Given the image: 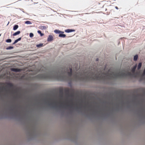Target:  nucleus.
<instances>
[{
	"label": "nucleus",
	"instance_id": "nucleus-21",
	"mask_svg": "<svg viewBox=\"0 0 145 145\" xmlns=\"http://www.w3.org/2000/svg\"><path fill=\"white\" fill-rule=\"evenodd\" d=\"M145 75V68L144 69L143 72L142 74V76H144Z\"/></svg>",
	"mask_w": 145,
	"mask_h": 145
},
{
	"label": "nucleus",
	"instance_id": "nucleus-30",
	"mask_svg": "<svg viewBox=\"0 0 145 145\" xmlns=\"http://www.w3.org/2000/svg\"><path fill=\"white\" fill-rule=\"evenodd\" d=\"M71 104H72V102L71 101Z\"/></svg>",
	"mask_w": 145,
	"mask_h": 145
},
{
	"label": "nucleus",
	"instance_id": "nucleus-4",
	"mask_svg": "<svg viewBox=\"0 0 145 145\" xmlns=\"http://www.w3.org/2000/svg\"><path fill=\"white\" fill-rule=\"evenodd\" d=\"M11 71L16 72H18L21 71V70L19 69L12 68L11 69Z\"/></svg>",
	"mask_w": 145,
	"mask_h": 145
},
{
	"label": "nucleus",
	"instance_id": "nucleus-7",
	"mask_svg": "<svg viewBox=\"0 0 145 145\" xmlns=\"http://www.w3.org/2000/svg\"><path fill=\"white\" fill-rule=\"evenodd\" d=\"M75 31L74 29H68L65 30V32L67 33H69L70 32H73Z\"/></svg>",
	"mask_w": 145,
	"mask_h": 145
},
{
	"label": "nucleus",
	"instance_id": "nucleus-26",
	"mask_svg": "<svg viewBox=\"0 0 145 145\" xmlns=\"http://www.w3.org/2000/svg\"><path fill=\"white\" fill-rule=\"evenodd\" d=\"M115 8H116L117 9H118V8L117 6H116L115 7Z\"/></svg>",
	"mask_w": 145,
	"mask_h": 145
},
{
	"label": "nucleus",
	"instance_id": "nucleus-25",
	"mask_svg": "<svg viewBox=\"0 0 145 145\" xmlns=\"http://www.w3.org/2000/svg\"><path fill=\"white\" fill-rule=\"evenodd\" d=\"M21 40V38H20L16 40H17L20 41Z\"/></svg>",
	"mask_w": 145,
	"mask_h": 145
},
{
	"label": "nucleus",
	"instance_id": "nucleus-20",
	"mask_svg": "<svg viewBox=\"0 0 145 145\" xmlns=\"http://www.w3.org/2000/svg\"><path fill=\"white\" fill-rule=\"evenodd\" d=\"M25 24H31V22L30 21H25Z\"/></svg>",
	"mask_w": 145,
	"mask_h": 145
},
{
	"label": "nucleus",
	"instance_id": "nucleus-17",
	"mask_svg": "<svg viewBox=\"0 0 145 145\" xmlns=\"http://www.w3.org/2000/svg\"><path fill=\"white\" fill-rule=\"evenodd\" d=\"M138 56L137 55H136L134 57V61H137V59L138 57Z\"/></svg>",
	"mask_w": 145,
	"mask_h": 145
},
{
	"label": "nucleus",
	"instance_id": "nucleus-11",
	"mask_svg": "<svg viewBox=\"0 0 145 145\" xmlns=\"http://www.w3.org/2000/svg\"><path fill=\"white\" fill-rule=\"evenodd\" d=\"M20 33V31H17V32L14 33L13 34V36H16L17 35H18Z\"/></svg>",
	"mask_w": 145,
	"mask_h": 145
},
{
	"label": "nucleus",
	"instance_id": "nucleus-31",
	"mask_svg": "<svg viewBox=\"0 0 145 145\" xmlns=\"http://www.w3.org/2000/svg\"><path fill=\"white\" fill-rule=\"evenodd\" d=\"M1 35H0V36H1Z\"/></svg>",
	"mask_w": 145,
	"mask_h": 145
},
{
	"label": "nucleus",
	"instance_id": "nucleus-10",
	"mask_svg": "<svg viewBox=\"0 0 145 145\" xmlns=\"http://www.w3.org/2000/svg\"><path fill=\"white\" fill-rule=\"evenodd\" d=\"M59 93L60 94V96L62 97L63 94V89H60L59 90Z\"/></svg>",
	"mask_w": 145,
	"mask_h": 145
},
{
	"label": "nucleus",
	"instance_id": "nucleus-14",
	"mask_svg": "<svg viewBox=\"0 0 145 145\" xmlns=\"http://www.w3.org/2000/svg\"><path fill=\"white\" fill-rule=\"evenodd\" d=\"M142 65V63H139V64H138V66H137V69H138V70L140 69V68H141Z\"/></svg>",
	"mask_w": 145,
	"mask_h": 145
},
{
	"label": "nucleus",
	"instance_id": "nucleus-27",
	"mask_svg": "<svg viewBox=\"0 0 145 145\" xmlns=\"http://www.w3.org/2000/svg\"><path fill=\"white\" fill-rule=\"evenodd\" d=\"M48 105H49V106H51L52 105V104L51 103H49L48 104Z\"/></svg>",
	"mask_w": 145,
	"mask_h": 145
},
{
	"label": "nucleus",
	"instance_id": "nucleus-15",
	"mask_svg": "<svg viewBox=\"0 0 145 145\" xmlns=\"http://www.w3.org/2000/svg\"><path fill=\"white\" fill-rule=\"evenodd\" d=\"M18 25H15L13 27L14 30H16L18 28Z\"/></svg>",
	"mask_w": 145,
	"mask_h": 145
},
{
	"label": "nucleus",
	"instance_id": "nucleus-2",
	"mask_svg": "<svg viewBox=\"0 0 145 145\" xmlns=\"http://www.w3.org/2000/svg\"><path fill=\"white\" fill-rule=\"evenodd\" d=\"M72 69L71 67L67 68L66 71L61 72H49L46 74H39L36 78L41 80L54 79L59 81H66L71 80Z\"/></svg>",
	"mask_w": 145,
	"mask_h": 145
},
{
	"label": "nucleus",
	"instance_id": "nucleus-24",
	"mask_svg": "<svg viewBox=\"0 0 145 145\" xmlns=\"http://www.w3.org/2000/svg\"><path fill=\"white\" fill-rule=\"evenodd\" d=\"M13 48V47L12 46H10L8 47V49H11Z\"/></svg>",
	"mask_w": 145,
	"mask_h": 145
},
{
	"label": "nucleus",
	"instance_id": "nucleus-1",
	"mask_svg": "<svg viewBox=\"0 0 145 145\" xmlns=\"http://www.w3.org/2000/svg\"><path fill=\"white\" fill-rule=\"evenodd\" d=\"M110 70H109L108 72L103 73L101 71L98 72L97 70L94 68L91 69V70H89L87 72L76 74L74 76V78L76 80H105L132 76L131 72H125L124 71L118 72H112L110 73Z\"/></svg>",
	"mask_w": 145,
	"mask_h": 145
},
{
	"label": "nucleus",
	"instance_id": "nucleus-5",
	"mask_svg": "<svg viewBox=\"0 0 145 145\" xmlns=\"http://www.w3.org/2000/svg\"><path fill=\"white\" fill-rule=\"evenodd\" d=\"M55 33L56 34H63L64 33V32L63 31H61L60 30H54Z\"/></svg>",
	"mask_w": 145,
	"mask_h": 145
},
{
	"label": "nucleus",
	"instance_id": "nucleus-13",
	"mask_svg": "<svg viewBox=\"0 0 145 145\" xmlns=\"http://www.w3.org/2000/svg\"><path fill=\"white\" fill-rule=\"evenodd\" d=\"M7 86L10 87V88H12L13 87V85L12 83H8L7 84Z\"/></svg>",
	"mask_w": 145,
	"mask_h": 145
},
{
	"label": "nucleus",
	"instance_id": "nucleus-29",
	"mask_svg": "<svg viewBox=\"0 0 145 145\" xmlns=\"http://www.w3.org/2000/svg\"><path fill=\"white\" fill-rule=\"evenodd\" d=\"M62 106V104L60 105V106Z\"/></svg>",
	"mask_w": 145,
	"mask_h": 145
},
{
	"label": "nucleus",
	"instance_id": "nucleus-22",
	"mask_svg": "<svg viewBox=\"0 0 145 145\" xmlns=\"http://www.w3.org/2000/svg\"><path fill=\"white\" fill-rule=\"evenodd\" d=\"M34 36V35L32 33H30V37L31 38L33 37Z\"/></svg>",
	"mask_w": 145,
	"mask_h": 145
},
{
	"label": "nucleus",
	"instance_id": "nucleus-19",
	"mask_svg": "<svg viewBox=\"0 0 145 145\" xmlns=\"http://www.w3.org/2000/svg\"><path fill=\"white\" fill-rule=\"evenodd\" d=\"M12 42V40L10 39H8L6 40V42L7 43H10Z\"/></svg>",
	"mask_w": 145,
	"mask_h": 145
},
{
	"label": "nucleus",
	"instance_id": "nucleus-3",
	"mask_svg": "<svg viewBox=\"0 0 145 145\" xmlns=\"http://www.w3.org/2000/svg\"><path fill=\"white\" fill-rule=\"evenodd\" d=\"M70 91V89L68 88H65L64 89V92H65L66 95L68 96H69V95Z\"/></svg>",
	"mask_w": 145,
	"mask_h": 145
},
{
	"label": "nucleus",
	"instance_id": "nucleus-18",
	"mask_svg": "<svg viewBox=\"0 0 145 145\" xmlns=\"http://www.w3.org/2000/svg\"><path fill=\"white\" fill-rule=\"evenodd\" d=\"M37 47H41L43 46V44H40L38 45H37Z\"/></svg>",
	"mask_w": 145,
	"mask_h": 145
},
{
	"label": "nucleus",
	"instance_id": "nucleus-9",
	"mask_svg": "<svg viewBox=\"0 0 145 145\" xmlns=\"http://www.w3.org/2000/svg\"><path fill=\"white\" fill-rule=\"evenodd\" d=\"M48 28V26H40L39 27V29L41 30H46Z\"/></svg>",
	"mask_w": 145,
	"mask_h": 145
},
{
	"label": "nucleus",
	"instance_id": "nucleus-28",
	"mask_svg": "<svg viewBox=\"0 0 145 145\" xmlns=\"http://www.w3.org/2000/svg\"><path fill=\"white\" fill-rule=\"evenodd\" d=\"M98 58H97V59H96V61H98Z\"/></svg>",
	"mask_w": 145,
	"mask_h": 145
},
{
	"label": "nucleus",
	"instance_id": "nucleus-12",
	"mask_svg": "<svg viewBox=\"0 0 145 145\" xmlns=\"http://www.w3.org/2000/svg\"><path fill=\"white\" fill-rule=\"evenodd\" d=\"M66 36L65 35L63 34H60L59 35V37H61L64 38Z\"/></svg>",
	"mask_w": 145,
	"mask_h": 145
},
{
	"label": "nucleus",
	"instance_id": "nucleus-16",
	"mask_svg": "<svg viewBox=\"0 0 145 145\" xmlns=\"http://www.w3.org/2000/svg\"><path fill=\"white\" fill-rule=\"evenodd\" d=\"M37 33L40 34V36H41V37H42V36H43V35H44V34H43V33H41V31H40L39 30V31H37Z\"/></svg>",
	"mask_w": 145,
	"mask_h": 145
},
{
	"label": "nucleus",
	"instance_id": "nucleus-8",
	"mask_svg": "<svg viewBox=\"0 0 145 145\" xmlns=\"http://www.w3.org/2000/svg\"><path fill=\"white\" fill-rule=\"evenodd\" d=\"M137 65L136 64L133 67V68L131 70V71L132 73H133V74H134V73H135V69L136 68H137Z\"/></svg>",
	"mask_w": 145,
	"mask_h": 145
},
{
	"label": "nucleus",
	"instance_id": "nucleus-6",
	"mask_svg": "<svg viewBox=\"0 0 145 145\" xmlns=\"http://www.w3.org/2000/svg\"><path fill=\"white\" fill-rule=\"evenodd\" d=\"M53 40V37L51 35L48 36V38L47 39V41L48 42L51 41Z\"/></svg>",
	"mask_w": 145,
	"mask_h": 145
},
{
	"label": "nucleus",
	"instance_id": "nucleus-23",
	"mask_svg": "<svg viewBox=\"0 0 145 145\" xmlns=\"http://www.w3.org/2000/svg\"><path fill=\"white\" fill-rule=\"evenodd\" d=\"M18 41H19L18 40H15V41H14V42L13 43V44H15L17 43Z\"/></svg>",
	"mask_w": 145,
	"mask_h": 145
}]
</instances>
